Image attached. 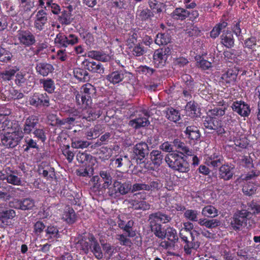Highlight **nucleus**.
I'll return each instance as SVG.
<instances>
[{
  "label": "nucleus",
  "mask_w": 260,
  "mask_h": 260,
  "mask_svg": "<svg viewBox=\"0 0 260 260\" xmlns=\"http://www.w3.org/2000/svg\"><path fill=\"white\" fill-rule=\"evenodd\" d=\"M165 160L170 168L173 170L181 173H187L189 169V165L183 157L176 153L168 154Z\"/></svg>",
  "instance_id": "f257e3e1"
},
{
  "label": "nucleus",
  "mask_w": 260,
  "mask_h": 260,
  "mask_svg": "<svg viewBox=\"0 0 260 260\" xmlns=\"http://www.w3.org/2000/svg\"><path fill=\"white\" fill-rule=\"evenodd\" d=\"M77 160L79 162L83 164L87 161L90 158V164L84 170L80 171V175L82 176H91L96 173L94 171L98 170V164H95L94 162H96V158L93 159L92 156L86 152H81L79 151L76 155Z\"/></svg>",
  "instance_id": "f03ea898"
},
{
  "label": "nucleus",
  "mask_w": 260,
  "mask_h": 260,
  "mask_svg": "<svg viewBox=\"0 0 260 260\" xmlns=\"http://www.w3.org/2000/svg\"><path fill=\"white\" fill-rule=\"evenodd\" d=\"M23 137V133L21 131H16L0 135V139L3 145L7 148H14L16 146Z\"/></svg>",
  "instance_id": "7ed1b4c3"
},
{
  "label": "nucleus",
  "mask_w": 260,
  "mask_h": 260,
  "mask_svg": "<svg viewBox=\"0 0 260 260\" xmlns=\"http://www.w3.org/2000/svg\"><path fill=\"white\" fill-rule=\"evenodd\" d=\"M172 48L165 46L156 50L153 54V62L157 68H162L165 66L168 57L171 54Z\"/></svg>",
  "instance_id": "20e7f679"
},
{
  "label": "nucleus",
  "mask_w": 260,
  "mask_h": 260,
  "mask_svg": "<svg viewBox=\"0 0 260 260\" xmlns=\"http://www.w3.org/2000/svg\"><path fill=\"white\" fill-rule=\"evenodd\" d=\"M251 213L246 210L237 211L234 215L231 221V225L235 230H240L247 225V220L250 218Z\"/></svg>",
  "instance_id": "39448f33"
},
{
  "label": "nucleus",
  "mask_w": 260,
  "mask_h": 260,
  "mask_svg": "<svg viewBox=\"0 0 260 260\" xmlns=\"http://www.w3.org/2000/svg\"><path fill=\"white\" fill-rule=\"evenodd\" d=\"M77 240L76 244L78 248L82 250L85 253H87L89 250L90 249L92 252H94L95 257H97L95 254L98 252L97 243L96 239L94 237L91 236L90 238H89L88 241L90 243L87 241L85 238L83 237L78 238Z\"/></svg>",
  "instance_id": "423d86ee"
},
{
  "label": "nucleus",
  "mask_w": 260,
  "mask_h": 260,
  "mask_svg": "<svg viewBox=\"0 0 260 260\" xmlns=\"http://www.w3.org/2000/svg\"><path fill=\"white\" fill-rule=\"evenodd\" d=\"M131 185L128 182L121 183L115 181L114 182L113 186L109 188L108 193L109 196L116 198L121 195H124L131 190Z\"/></svg>",
  "instance_id": "0eeeda50"
},
{
  "label": "nucleus",
  "mask_w": 260,
  "mask_h": 260,
  "mask_svg": "<svg viewBox=\"0 0 260 260\" xmlns=\"http://www.w3.org/2000/svg\"><path fill=\"white\" fill-rule=\"evenodd\" d=\"M78 42V37L73 34L66 36L63 33H58L54 39L55 46L60 48H65L70 45H74Z\"/></svg>",
  "instance_id": "6e6552de"
},
{
  "label": "nucleus",
  "mask_w": 260,
  "mask_h": 260,
  "mask_svg": "<svg viewBox=\"0 0 260 260\" xmlns=\"http://www.w3.org/2000/svg\"><path fill=\"white\" fill-rule=\"evenodd\" d=\"M191 237V241H189L188 240V237L182 229H181L179 232V237L181 240L184 242L185 245H184V250L187 254H190L191 253V249H197L200 245V243L198 241H195L194 237L193 236L191 232L190 233Z\"/></svg>",
  "instance_id": "1a4fd4ad"
},
{
  "label": "nucleus",
  "mask_w": 260,
  "mask_h": 260,
  "mask_svg": "<svg viewBox=\"0 0 260 260\" xmlns=\"http://www.w3.org/2000/svg\"><path fill=\"white\" fill-rule=\"evenodd\" d=\"M203 124L205 128L209 130H214L219 135L222 134L225 132L221 122L213 117L209 116L205 117L203 120Z\"/></svg>",
  "instance_id": "9d476101"
},
{
  "label": "nucleus",
  "mask_w": 260,
  "mask_h": 260,
  "mask_svg": "<svg viewBox=\"0 0 260 260\" xmlns=\"http://www.w3.org/2000/svg\"><path fill=\"white\" fill-rule=\"evenodd\" d=\"M29 104L35 107L40 106L49 107L50 100L48 96L46 93H35L29 98Z\"/></svg>",
  "instance_id": "9b49d317"
},
{
  "label": "nucleus",
  "mask_w": 260,
  "mask_h": 260,
  "mask_svg": "<svg viewBox=\"0 0 260 260\" xmlns=\"http://www.w3.org/2000/svg\"><path fill=\"white\" fill-rule=\"evenodd\" d=\"M233 110L242 117H247L250 113L249 105L243 101L234 102L232 106Z\"/></svg>",
  "instance_id": "f8f14e48"
},
{
  "label": "nucleus",
  "mask_w": 260,
  "mask_h": 260,
  "mask_svg": "<svg viewBox=\"0 0 260 260\" xmlns=\"http://www.w3.org/2000/svg\"><path fill=\"white\" fill-rule=\"evenodd\" d=\"M17 36L20 43L26 46H30L36 42L35 37L29 30H20Z\"/></svg>",
  "instance_id": "ddd939ff"
},
{
  "label": "nucleus",
  "mask_w": 260,
  "mask_h": 260,
  "mask_svg": "<svg viewBox=\"0 0 260 260\" xmlns=\"http://www.w3.org/2000/svg\"><path fill=\"white\" fill-rule=\"evenodd\" d=\"M48 22L47 14L46 11L41 9L39 10L36 15V19L34 22L36 29L39 31L43 30Z\"/></svg>",
  "instance_id": "4468645a"
},
{
  "label": "nucleus",
  "mask_w": 260,
  "mask_h": 260,
  "mask_svg": "<svg viewBox=\"0 0 260 260\" xmlns=\"http://www.w3.org/2000/svg\"><path fill=\"white\" fill-rule=\"evenodd\" d=\"M148 147L144 142L137 144L134 148V152L137 156V159L141 161L143 160L148 154Z\"/></svg>",
  "instance_id": "2eb2a0df"
},
{
  "label": "nucleus",
  "mask_w": 260,
  "mask_h": 260,
  "mask_svg": "<svg viewBox=\"0 0 260 260\" xmlns=\"http://www.w3.org/2000/svg\"><path fill=\"white\" fill-rule=\"evenodd\" d=\"M234 167L232 165H222L219 170V177L224 180H229L233 176Z\"/></svg>",
  "instance_id": "dca6fc26"
},
{
  "label": "nucleus",
  "mask_w": 260,
  "mask_h": 260,
  "mask_svg": "<svg viewBox=\"0 0 260 260\" xmlns=\"http://www.w3.org/2000/svg\"><path fill=\"white\" fill-rule=\"evenodd\" d=\"M171 217L161 212H157L149 215V223H157L160 221L163 223H166L170 221Z\"/></svg>",
  "instance_id": "f3484780"
},
{
  "label": "nucleus",
  "mask_w": 260,
  "mask_h": 260,
  "mask_svg": "<svg viewBox=\"0 0 260 260\" xmlns=\"http://www.w3.org/2000/svg\"><path fill=\"white\" fill-rule=\"evenodd\" d=\"M36 70L39 74L43 77H45L48 76L49 73H52L54 68L53 66L50 63L40 62L36 64Z\"/></svg>",
  "instance_id": "a211bd4d"
},
{
  "label": "nucleus",
  "mask_w": 260,
  "mask_h": 260,
  "mask_svg": "<svg viewBox=\"0 0 260 260\" xmlns=\"http://www.w3.org/2000/svg\"><path fill=\"white\" fill-rule=\"evenodd\" d=\"M145 117H140L129 121V124L135 128H138L140 127H144L149 124L150 122L148 120L147 113H145Z\"/></svg>",
  "instance_id": "6ab92c4d"
},
{
  "label": "nucleus",
  "mask_w": 260,
  "mask_h": 260,
  "mask_svg": "<svg viewBox=\"0 0 260 260\" xmlns=\"http://www.w3.org/2000/svg\"><path fill=\"white\" fill-rule=\"evenodd\" d=\"M221 43L228 48H231L234 45V39L233 35L229 30L226 31H223V33L220 36Z\"/></svg>",
  "instance_id": "aec40b11"
},
{
  "label": "nucleus",
  "mask_w": 260,
  "mask_h": 260,
  "mask_svg": "<svg viewBox=\"0 0 260 260\" xmlns=\"http://www.w3.org/2000/svg\"><path fill=\"white\" fill-rule=\"evenodd\" d=\"M189 15V12L182 8H177L172 13L171 16L173 19L183 20Z\"/></svg>",
  "instance_id": "412c9836"
},
{
  "label": "nucleus",
  "mask_w": 260,
  "mask_h": 260,
  "mask_svg": "<svg viewBox=\"0 0 260 260\" xmlns=\"http://www.w3.org/2000/svg\"><path fill=\"white\" fill-rule=\"evenodd\" d=\"M184 133L186 136L191 140H197L200 137L199 129L194 125L187 126Z\"/></svg>",
  "instance_id": "4be33fe9"
},
{
  "label": "nucleus",
  "mask_w": 260,
  "mask_h": 260,
  "mask_svg": "<svg viewBox=\"0 0 260 260\" xmlns=\"http://www.w3.org/2000/svg\"><path fill=\"white\" fill-rule=\"evenodd\" d=\"M37 123V120H36L33 116L27 118L24 125V133L26 134H30L33 129L35 128Z\"/></svg>",
  "instance_id": "5701e85b"
},
{
  "label": "nucleus",
  "mask_w": 260,
  "mask_h": 260,
  "mask_svg": "<svg viewBox=\"0 0 260 260\" xmlns=\"http://www.w3.org/2000/svg\"><path fill=\"white\" fill-rule=\"evenodd\" d=\"M173 143L174 146L178 149V151L182 154L192 155V151L190 150L185 144L181 142L179 139H175Z\"/></svg>",
  "instance_id": "b1692460"
},
{
  "label": "nucleus",
  "mask_w": 260,
  "mask_h": 260,
  "mask_svg": "<svg viewBox=\"0 0 260 260\" xmlns=\"http://www.w3.org/2000/svg\"><path fill=\"white\" fill-rule=\"evenodd\" d=\"M199 224L201 226H205L207 228L212 229L219 226L220 222L217 219H207L206 218H200Z\"/></svg>",
  "instance_id": "393cba45"
},
{
  "label": "nucleus",
  "mask_w": 260,
  "mask_h": 260,
  "mask_svg": "<svg viewBox=\"0 0 260 260\" xmlns=\"http://www.w3.org/2000/svg\"><path fill=\"white\" fill-rule=\"evenodd\" d=\"M227 26L228 23L225 21H222L217 23L210 31V37L213 39L216 38L221 31H224Z\"/></svg>",
  "instance_id": "a878e982"
},
{
  "label": "nucleus",
  "mask_w": 260,
  "mask_h": 260,
  "mask_svg": "<svg viewBox=\"0 0 260 260\" xmlns=\"http://www.w3.org/2000/svg\"><path fill=\"white\" fill-rule=\"evenodd\" d=\"M223 159L221 156L215 154L208 157L206 159L207 164L213 168H216L220 166L222 163Z\"/></svg>",
  "instance_id": "bb28decb"
},
{
  "label": "nucleus",
  "mask_w": 260,
  "mask_h": 260,
  "mask_svg": "<svg viewBox=\"0 0 260 260\" xmlns=\"http://www.w3.org/2000/svg\"><path fill=\"white\" fill-rule=\"evenodd\" d=\"M151 231L157 237L164 239L166 237L165 231H164L161 224L157 223H150Z\"/></svg>",
  "instance_id": "cd10ccee"
},
{
  "label": "nucleus",
  "mask_w": 260,
  "mask_h": 260,
  "mask_svg": "<svg viewBox=\"0 0 260 260\" xmlns=\"http://www.w3.org/2000/svg\"><path fill=\"white\" fill-rule=\"evenodd\" d=\"M46 237L48 240L57 239L59 238V234L58 228L54 225H49L45 230Z\"/></svg>",
  "instance_id": "c85d7f7f"
},
{
  "label": "nucleus",
  "mask_w": 260,
  "mask_h": 260,
  "mask_svg": "<svg viewBox=\"0 0 260 260\" xmlns=\"http://www.w3.org/2000/svg\"><path fill=\"white\" fill-rule=\"evenodd\" d=\"M150 158L154 165L159 166L162 163L163 155L161 151L153 150L150 153Z\"/></svg>",
  "instance_id": "c756f323"
},
{
  "label": "nucleus",
  "mask_w": 260,
  "mask_h": 260,
  "mask_svg": "<svg viewBox=\"0 0 260 260\" xmlns=\"http://www.w3.org/2000/svg\"><path fill=\"white\" fill-rule=\"evenodd\" d=\"M202 214L205 217L213 218L218 215V211L214 206L208 205L202 209Z\"/></svg>",
  "instance_id": "7c9ffc66"
},
{
  "label": "nucleus",
  "mask_w": 260,
  "mask_h": 260,
  "mask_svg": "<svg viewBox=\"0 0 260 260\" xmlns=\"http://www.w3.org/2000/svg\"><path fill=\"white\" fill-rule=\"evenodd\" d=\"M73 73L75 78L79 81L86 82L88 81V74L86 70L80 68H76L74 70Z\"/></svg>",
  "instance_id": "2f4dec72"
},
{
  "label": "nucleus",
  "mask_w": 260,
  "mask_h": 260,
  "mask_svg": "<svg viewBox=\"0 0 260 260\" xmlns=\"http://www.w3.org/2000/svg\"><path fill=\"white\" fill-rule=\"evenodd\" d=\"M200 212L193 209H187L186 210L184 213V216L187 219L193 221L198 222L199 223V215Z\"/></svg>",
  "instance_id": "473e14b6"
},
{
  "label": "nucleus",
  "mask_w": 260,
  "mask_h": 260,
  "mask_svg": "<svg viewBox=\"0 0 260 260\" xmlns=\"http://www.w3.org/2000/svg\"><path fill=\"white\" fill-rule=\"evenodd\" d=\"M171 36L167 33L158 34L155 40V43L158 45H166L171 42Z\"/></svg>",
  "instance_id": "72a5a7b5"
},
{
  "label": "nucleus",
  "mask_w": 260,
  "mask_h": 260,
  "mask_svg": "<svg viewBox=\"0 0 260 260\" xmlns=\"http://www.w3.org/2000/svg\"><path fill=\"white\" fill-rule=\"evenodd\" d=\"M165 112L166 117L171 121L176 122L180 118L179 112L172 108L168 109Z\"/></svg>",
  "instance_id": "f704fd0d"
},
{
  "label": "nucleus",
  "mask_w": 260,
  "mask_h": 260,
  "mask_svg": "<svg viewBox=\"0 0 260 260\" xmlns=\"http://www.w3.org/2000/svg\"><path fill=\"white\" fill-rule=\"evenodd\" d=\"M100 176L102 178V180L104 182L103 187L107 188L112 183V178L115 177V176H112L110 171H102L100 172Z\"/></svg>",
  "instance_id": "c9c22d12"
},
{
  "label": "nucleus",
  "mask_w": 260,
  "mask_h": 260,
  "mask_svg": "<svg viewBox=\"0 0 260 260\" xmlns=\"http://www.w3.org/2000/svg\"><path fill=\"white\" fill-rule=\"evenodd\" d=\"M132 205L135 210H147L150 209V205L146 202L143 201L132 200Z\"/></svg>",
  "instance_id": "e433bc0d"
},
{
  "label": "nucleus",
  "mask_w": 260,
  "mask_h": 260,
  "mask_svg": "<svg viewBox=\"0 0 260 260\" xmlns=\"http://www.w3.org/2000/svg\"><path fill=\"white\" fill-rule=\"evenodd\" d=\"M40 83L43 85L44 90L48 93H51L54 92V82L51 79H41Z\"/></svg>",
  "instance_id": "4c0bfd02"
},
{
  "label": "nucleus",
  "mask_w": 260,
  "mask_h": 260,
  "mask_svg": "<svg viewBox=\"0 0 260 260\" xmlns=\"http://www.w3.org/2000/svg\"><path fill=\"white\" fill-rule=\"evenodd\" d=\"M166 237H167L168 240L176 243L178 240V237L177 231L175 229L171 227H168L165 230Z\"/></svg>",
  "instance_id": "58836bf2"
},
{
  "label": "nucleus",
  "mask_w": 260,
  "mask_h": 260,
  "mask_svg": "<svg viewBox=\"0 0 260 260\" xmlns=\"http://www.w3.org/2000/svg\"><path fill=\"white\" fill-rule=\"evenodd\" d=\"M58 20L61 24L68 25L72 22L71 14L69 11H63Z\"/></svg>",
  "instance_id": "ea45409f"
},
{
  "label": "nucleus",
  "mask_w": 260,
  "mask_h": 260,
  "mask_svg": "<svg viewBox=\"0 0 260 260\" xmlns=\"http://www.w3.org/2000/svg\"><path fill=\"white\" fill-rule=\"evenodd\" d=\"M123 78L124 74L119 72H114L107 76V80L113 84L120 82Z\"/></svg>",
  "instance_id": "a19ab883"
},
{
  "label": "nucleus",
  "mask_w": 260,
  "mask_h": 260,
  "mask_svg": "<svg viewBox=\"0 0 260 260\" xmlns=\"http://www.w3.org/2000/svg\"><path fill=\"white\" fill-rule=\"evenodd\" d=\"M129 53L136 56H140L145 53L144 46L142 45L136 44L128 47Z\"/></svg>",
  "instance_id": "79ce46f5"
},
{
  "label": "nucleus",
  "mask_w": 260,
  "mask_h": 260,
  "mask_svg": "<svg viewBox=\"0 0 260 260\" xmlns=\"http://www.w3.org/2000/svg\"><path fill=\"white\" fill-rule=\"evenodd\" d=\"M63 218L69 224L74 223L76 220V217L74 210L69 208L63 214Z\"/></svg>",
  "instance_id": "37998d69"
},
{
  "label": "nucleus",
  "mask_w": 260,
  "mask_h": 260,
  "mask_svg": "<svg viewBox=\"0 0 260 260\" xmlns=\"http://www.w3.org/2000/svg\"><path fill=\"white\" fill-rule=\"evenodd\" d=\"M21 200V210H32L35 206V201L29 198L22 199Z\"/></svg>",
  "instance_id": "c03bdc74"
},
{
  "label": "nucleus",
  "mask_w": 260,
  "mask_h": 260,
  "mask_svg": "<svg viewBox=\"0 0 260 260\" xmlns=\"http://www.w3.org/2000/svg\"><path fill=\"white\" fill-rule=\"evenodd\" d=\"M17 71L18 69L16 67L4 71L1 73V76L4 80L9 81L15 76Z\"/></svg>",
  "instance_id": "a18cd8bd"
},
{
  "label": "nucleus",
  "mask_w": 260,
  "mask_h": 260,
  "mask_svg": "<svg viewBox=\"0 0 260 260\" xmlns=\"http://www.w3.org/2000/svg\"><path fill=\"white\" fill-rule=\"evenodd\" d=\"M197 109L198 105L194 102H188L185 106L186 114L190 117H194L197 115Z\"/></svg>",
  "instance_id": "49530a36"
},
{
  "label": "nucleus",
  "mask_w": 260,
  "mask_h": 260,
  "mask_svg": "<svg viewBox=\"0 0 260 260\" xmlns=\"http://www.w3.org/2000/svg\"><path fill=\"white\" fill-rule=\"evenodd\" d=\"M112 150L110 148L102 147L99 151V157L103 160L108 159L112 155Z\"/></svg>",
  "instance_id": "de8ad7c7"
},
{
  "label": "nucleus",
  "mask_w": 260,
  "mask_h": 260,
  "mask_svg": "<svg viewBox=\"0 0 260 260\" xmlns=\"http://www.w3.org/2000/svg\"><path fill=\"white\" fill-rule=\"evenodd\" d=\"M137 16L142 21L150 19L153 16V13L149 9H145L138 11Z\"/></svg>",
  "instance_id": "09e8293b"
},
{
  "label": "nucleus",
  "mask_w": 260,
  "mask_h": 260,
  "mask_svg": "<svg viewBox=\"0 0 260 260\" xmlns=\"http://www.w3.org/2000/svg\"><path fill=\"white\" fill-rule=\"evenodd\" d=\"M237 74L233 70H229L222 76V79L228 83H231L236 81Z\"/></svg>",
  "instance_id": "8fccbe9b"
},
{
  "label": "nucleus",
  "mask_w": 260,
  "mask_h": 260,
  "mask_svg": "<svg viewBox=\"0 0 260 260\" xmlns=\"http://www.w3.org/2000/svg\"><path fill=\"white\" fill-rule=\"evenodd\" d=\"M25 144L23 145V147L24 148V150L25 152L28 151L30 148H39L36 142L31 138L28 137H26L25 138Z\"/></svg>",
  "instance_id": "3c124183"
},
{
  "label": "nucleus",
  "mask_w": 260,
  "mask_h": 260,
  "mask_svg": "<svg viewBox=\"0 0 260 260\" xmlns=\"http://www.w3.org/2000/svg\"><path fill=\"white\" fill-rule=\"evenodd\" d=\"M16 216V212L13 209H9L0 211V220L3 221L4 219H13Z\"/></svg>",
  "instance_id": "603ef678"
},
{
  "label": "nucleus",
  "mask_w": 260,
  "mask_h": 260,
  "mask_svg": "<svg viewBox=\"0 0 260 260\" xmlns=\"http://www.w3.org/2000/svg\"><path fill=\"white\" fill-rule=\"evenodd\" d=\"M13 55L8 50L3 48H0V61L6 62L10 61Z\"/></svg>",
  "instance_id": "864d4df0"
},
{
  "label": "nucleus",
  "mask_w": 260,
  "mask_h": 260,
  "mask_svg": "<svg viewBox=\"0 0 260 260\" xmlns=\"http://www.w3.org/2000/svg\"><path fill=\"white\" fill-rule=\"evenodd\" d=\"M225 107H216L209 110L208 114L209 116L220 117L224 115Z\"/></svg>",
  "instance_id": "5fc2aeb1"
},
{
  "label": "nucleus",
  "mask_w": 260,
  "mask_h": 260,
  "mask_svg": "<svg viewBox=\"0 0 260 260\" xmlns=\"http://www.w3.org/2000/svg\"><path fill=\"white\" fill-rule=\"evenodd\" d=\"M47 7L51 8V12L55 15L58 14L60 12V7L59 5L54 3L53 0H45Z\"/></svg>",
  "instance_id": "6e6d98bb"
},
{
  "label": "nucleus",
  "mask_w": 260,
  "mask_h": 260,
  "mask_svg": "<svg viewBox=\"0 0 260 260\" xmlns=\"http://www.w3.org/2000/svg\"><path fill=\"white\" fill-rule=\"evenodd\" d=\"M257 186L253 185V183L251 184V182H249V184H247L243 186L242 190L245 194L251 196L255 192Z\"/></svg>",
  "instance_id": "4d7b16f0"
},
{
  "label": "nucleus",
  "mask_w": 260,
  "mask_h": 260,
  "mask_svg": "<svg viewBox=\"0 0 260 260\" xmlns=\"http://www.w3.org/2000/svg\"><path fill=\"white\" fill-rule=\"evenodd\" d=\"M13 173L14 172L12 171L11 172H9L7 179V182L15 185H20L21 183V179L15 175Z\"/></svg>",
  "instance_id": "13d9d810"
},
{
  "label": "nucleus",
  "mask_w": 260,
  "mask_h": 260,
  "mask_svg": "<svg viewBox=\"0 0 260 260\" xmlns=\"http://www.w3.org/2000/svg\"><path fill=\"white\" fill-rule=\"evenodd\" d=\"M232 30L235 34V35L239 38V40H241L242 39L243 37L242 36L240 21H235L233 22L232 27Z\"/></svg>",
  "instance_id": "bf43d9fd"
},
{
  "label": "nucleus",
  "mask_w": 260,
  "mask_h": 260,
  "mask_svg": "<svg viewBox=\"0 0 260 260\" xmlns=\"http://www.w3.org/2000/svg\"><path fill=\"white\" fill-rule=\"evenodd\" d=\"M83 89L84 93L91 95L92 98L95 96L94 99H96V95L95 94L96 89L93 85L89 83L86 84L83 87Z\"/></svg>",
  "instance_id": "052dcab7"
},
{
  "label": "nucleus",
  "mask_w": 260,
  "mask_h": 260,
  "mask_svg": "<svg viewBox=\"0 0 260 260\" xmlns=\"http://www.w3.org/2000/svg\"><path fill=\"white\" fill-rule=\"evenodd\" d=\"M18 3V0H8L4 1L3 4L9 12H13Z\"/></svg>",
  "instance_id": "680f3d73"
},
{
  "label": "nucleus",
  "mask_w": 260,
  "mask_h": 260,
  "mask_svg": "<svg viewBox=\"0 0 260 260\" xmlns=\"http://www.w3.org/2000/svg\"><path fill=\"white\" fill-rule=\"evenodd\" d=\"M33 134L42 142H44L46 139L45 132L42 128H36L33 132Z\"/></svg>",
  "instance_id": "e2e57ef3"
},
{
  "label": "nucleus",
  "mask_w": 260,
  "mask_h": 260,
  "mask_svg": "<svg viewBox=\"0 0 260 260\" xmlns=\"http://www.w3.org/2000/svg\"><path fill=\"white\" fill-rule=\"evenodd\" d=\"M116 238L121 245L130 246L131 244V240L123 234L117 235Z\"/></svg>",
  "instance_id": "0e129e2a"
},
{
  "label": "nucleus",
  "mask_w": 260,
  "mask_h": 260,
  "mask_svg": "<svg viewBox=\"0 0 260 260\" xmlns=\"http://www.w3.org/2000/svg\"><path fill=\"white\" fill-rule=\"evenodd\" d=\"M148 189V186L147 184L145 183H135L131 186V190L132 192L140 191V190H146Z\"/></svg>",
  "instance_id": "69168bd1"
},
{
  "label": "nucleus",
  "mask_w": 260,
  "mask_h": 260,
  "mask_svg": "<svg viewBox=\"0 0 260 260\" xmlns=\"http://www.w3.org/2000/svg\"><path fill=\"white\" fill-rule=\"evenodd\" d=\"M96 177V175L93 176L92 178L91 179V181L94 183L93 186L90 188V194L92 196L93 200H95L98 198V193H96L98 191V186L96 185V183L94 182L95 181Z\"/></svg>",
  "instance_id": "338daca9"
},
{
  "label": "nucleus",
  "mask_w": 260,
  "mask_h": 260,
  "mask_svg": "<svg viewBox=\"0 0 260 260\" xmlns=\"http://www.w3.org/2000/svg\"><path fill=\"white\" fill-rule=\"evenodd\" d=\"M45 228L44 223L41 221H38L34 225V233L36 235L40 234Z\"/></svg>",
  "instance_id": "774afa93"
}]
</instances>
